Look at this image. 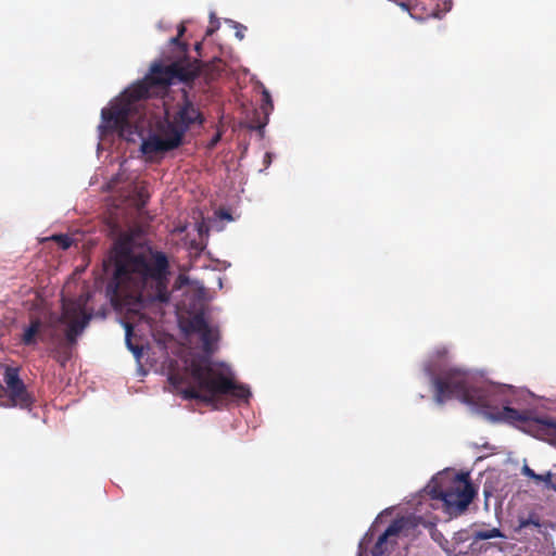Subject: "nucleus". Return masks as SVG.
Listing matches in <instances>:
<instances>
[{
    "instance_id": "f257e3e1",
    "label": "nucleus",
    "mask_w": 556,
    "mask_h": 556,
    "mask_svg": "<svg viewBox=\"0 0 556 556\" xmlns=\"http://www.w3.org/2000/svg\"><path fill=\"white\" fill-rule=\"evenodd\" d=\"M103 269L110 276L106 295L115 308L135 312L147 302L167 303L170 299L168 257L150 247L140 229L118 236Z\"/></svg>"
},
{
    "instance_id": "f03ea898",
    "label": "nucleus",
    "mask_w": 556,
    "mask_h": 556,
    "mask_svg": "<svg viewBox=\"0 0 556 556\" xmlns=\"http://www.w3.org/2000/svg\"><path fill=\"white\" fill-rule=\"evenodd\" d=\"M168 381L184 400H197L217 407L220 397L238 400L251 396L247 386L237 383L229 375L213 366L208 357L192 358L181 371L172 372Z\"/></svg>"
},
{
    "instance_id": "7ed1b4c3",
    "label": "nucleus",
    "mask_w": 556,
    "mask_h": 556,
    "mask_svg": "<svg viewBox=\"0 0 556 556\" xmlns=\"http://www.w3.org/2000/svg\"><path fill=\"white\" fill-rule=\"evenodd\" d=\"M175 81L170 64L152 65L149 74L126 89L121 98L109 109H102L101 117L103 131H116L121 137L127 138L137 129V123L144 116L140 101L156 93L157 89H165Z\"/></svg>"
},
{
    "instance_id": "20e7f679",
    "label": "nucleus",
    "mask_w": 556,
    "mask_h": 556,
    "mask_svg": "<svg viewBox=\"0 0 556 556\" xmlns=\"http://www.w3.org/2000/svg\"><path fill=\"white\" fill-rule=\"evenodd\" d=\"M447 358L448 349L439 346L425 365V371L434 388V401L442 405L456 397L469 405L488 407L495 389L485 382H476L469 371L450 366Z\"/></svg>"
},
{
    "instance_id": "39448f33",
    "label": "nucleus",
    "mask_w": 556,
    "mask_h": 556,
    "mask_svg": "<svg viewBox=\"0 0 556 556\" xmlns=\"http://www.w3.org/2000/svg\"><path fill=\"white\" fill-rule=\"evenodd\" d=\"M205 116L185 91L172 112H166L164 121L157 125L159 134L150 135L140 146L146 155L164 154L184 144L185 135L194 128H202Z\"/></svg>"
},
{
    "instance_id": "423d86ee",
    "label": "nucleus",
    "mask_w": 556,
    "mask_h": 556,
    "mask_svg": "<svg viewBox=\"0 0 556 556\" xmlns=\"http://www.w3.org/2000/svg\"><path fill=\"white\" fill-rule=\"evenodd\" d=\"M485 384L495 389L490 397L489 406H481V408L485 409L484 414L490 420L494 422H506L511 426H516L519 422L527 424L528 427L534 429L541 438H556V420L552 418H531L528 410L521 412L513 408L508 405L509 401L504 399L500 400L504 404L502 409L492 407L491 404L496 401V396L506 389L510 390V387L502 388L493 384ZM476 406L480 407V405Z\"/></svg>"
},
{
    "instance_id": "0eeeda50",
    "label": "nucleus",
    "mask_w": 556,
    "mask_h": 556,
    "mask_svg": "<svg viewBox=\"0 0 556 556\" xmlns=\"http://www.w3.org/2000/svg\"><path fill=\"white\" fill-rule=\"evenodd\" d=\"M430 493L432 498L441 500L450 513H462L472 502L477 490L469 475L460 473L448 488L433 486Z\"/></svg>"
},
{
    "instance_id": "6e6552de",
    "label": "nucleus",
    "mask_w": 556,
    "mask_h": 556,
    "mask_svg": "<svg viewBox=\"0 0 556 556\" xmlns=\"http://www.w3.org/2000/svg\"><path fill=\"white\" fill-rule=\"evenodd\" d=\"M3 381L5 386L1 388L0 397H4L5 401L2 402V406L30 409L34 405L35 397L20 378L18 368L5 367Z\"/></svg>"
},
{
    "instance_id": "1a4fd4ad",
    "label": "nucleus",
    "mask_w": 556,
    "mask_h": 556,
    "mask_svg": "<svg viewBox=\"0 0 556 556\" xmlns=\"http://www.w3.org/2000/svg\"><path fill=\"white\" fill-rule=\"evenodd\" d=\"M403 528L404 519L393 520L371 547L372 534L367 533L358 544L357 556H365L369 548L371 556H388L395 543L391 538L397 536Z\"/></svg>"
},
{
    "instance_id": "9d476101",
    "label": "nucleus",
    "mask_w": 556,
    "mask_h": 556,
    "mask_svg": "<svg viewBox=\"0 0 556 556\" xmlns=\"http://www.w3.org/2000/svg\"><path fill=\"white\" fill-rule=\"evenodd\" d=\"M90 320L83 306L78 303L63 304V313L59 317V323L67 324L65 338L63 339L71 345H75L77 337L84 331Z\"/></svg>"
},
{
    "instance_id": "9b49d317",
    "label": "nucleus",
    "mask_w": 556,
    "mask_h": 556,
    "mask_svg": "<svg viewBox=\"0 0 556 556\" xmlns=\"http://www.w3.org/2000/svg\"><path fill=\"white\" fill-rule=\"evenodd\" d=\"M186 331L200 336L203 352L206 355L213 354L219 340V331L216 327L210 326L203 313H197L188 320Z\"/></svg>"
},
{
    "instance_id": "f8f14e48",
    "label": "nucleus",
    "mask_w": 556,
    "mask_h": 556,
    "mask_svg": "<svg viewBox=\"0 0 556 556\" xmlns=\"http://www.w3.org/2000/svg\"><path fill=\"white\" fill-rule=\"evenodd\" d=\"M399 5L407 11L413 18L427 20L439 14L437 0H406L399 2Z\"/></svg>"
},
{
    "instance_id": "ddd939ff",
    "label": "nucleus",
    "mask_w": 556,
    "mask_h": 556,
    "mask_svg": "<svg viewBox=\"0 0 556 556\" xmlns=\"http://www.w3.org/2000/svg\"><path fill=\"white\" fill-rule=\"evenodd\" d=\"M202 63L194 59L185 58L170 64L174 79L181 83H191L199 76Z\"/></svg>"
},
{
    "instance_id": "4468645a",
    "label": "nucleus",
    "mask_w": 556,
    "mask_h": 556,
    "mask_svg": "<svg viewBox=\"0 0 556 556\" xmlns=\"http://www.w3.org/2000/svg\"><path fill=\"white\" fill-rule=\"evenodd\" d=\"M73 348V345L68 344L63 339L58 338L53 342L50 354L55 362H58L62 367H65L67 362L72 358Z\"/></svg>"
},
{
    "instance_id": "2eb2a0df",
    "label": "nucleus",
    "mask_w": 556,
    "mask_h": 556,
    "mask_svg": "<svg viewBox=\"0 0 556 556\" xmlns=\"http://www.w3.org/2000/svg\"><path fill=\"white\" fill-rule=\"evenodd\" d=\"M41 328V319L39 317H31L29 326L25 328L22 336V343L27 346L36 344V337L40 333Z\"/></svg>"
},
{
    "instance_id": "dca6fc26",
    "label": "nucleus",
    "mask_w": 556,
    "mask_h": 556,
    "mask_svg": "<svg viewBox=\"0 0 556 556\" xmlns=\"http://www.w3.org/2000/svg\"><path fill=\"white\" fill-rule=\"evenodd\" d=\"M503 534L497 528H492L488 530H477L472 533L473 542L481 540H489L494 538H502Z\"/></svg>"
},
{
    "instance_id": "f3484780",
    "label": "nucleus",
    "mask_w": 556,
    "mask_h": 556,
    "mask_svg": "<svg viewBox=\"0 0 556 556\" xmlns=\"http://www.w3.org/2000/svg\"><path fill=\"white\" fill-rule=\"evenodd\" d=\"M530 527L541 528L540 517L534 513L530 514L527 518H519L516 530L520 531Z\"/></svg>"
},
{
    "instance_id": "a211bd4d",
    "label": "nucleus",
    "mask_w": 556,
    "mask_h": 556,
    "mask_svg": "<svg viewBox=\"0 0 556 556\" xmlns=\"http://www.w3.org/2000/svg\"><path fill=\"white\" fill-rule=\"evenodd\" d=\"M131 334H132V326L129 324H126V344L128 349L137 356L139 357L142 354V348L139 345H134L131 343Z\"/></svg>"
},
{
    "instance_id": "6ab92c4d",
    "label": "nucleus",
    "mask_w": 556,
    "mask_h": 556,
    "mask_svg": "<svg viewBox=\"0 0 556 556\" xmlns=\"http://www.w3.org/2000/svg\"><path fill=\"white\" fill-rule=\"evenodd\" d=\"M51 239L55 241L62 250H67L73 243V239L68 235H53Z\"/></svg>"
},
{
    "instance_id": "aec40b11",
    "label": "nucleus",
    "mask_w": 556,
    "mask_h": 556,
    "mask_svg": "<svg viewBox=\"0 0 556 556\" xmlns=\"http://www.w3.org/2000/svg\"><path fill=\"white\" fill-rule=\"evenodd\" d=\"M538 477L539 478H534L533 479L535 482H544L547 489L556 491V485L552 481L553 473L551 471H547L544 475H539L538 473Z\"/></svg>"
},
{
    "instance_id": "412c9836",
    "label": "nucleus",
    "mask_w": 556,
    "mask_h": 556,
    "mask_svg": "<svg viewBox=\"0 0 556 556\" xmlns=\"http://www.w3.org/2000/svg\"><path fill=\"white\" fill-rule=\"evenodd\" d=\"M264 96V104L262 105L263 111L267 114L268 109H273L271 98L268 91L263 92Z\"/></svg>"
},
{
    "instance_id": "4be33fe9",
    "label": "nucleus",
    "mask_w": 556,
    "mask_h": 556,
    "mask_svg": "<svg viewBox=\"0 0 556 556\" xmlns=\"http://www.w3.org/2000/svg\"><path fill=\"white\" fill-rule=\"evenodd\" d=\"M211 18H215L214 14H211ZM218 27L219 22L217 20H211V26L206 29V36H212Z\"/></svg>"
},
{
    "instance_id": "5701e85b",
    "label": "nucleus",
    "mask_w": 556,
    "mask_h": 556,
    "mask_svg": "<svg viewBox=\"0 0 556 556\" xmlns=\"http://www.w3.org/2000/svg\"><path fill=\"white\" fill-rule=\"evenodd\" d=\"M521 472L530 479L539 478L538 473H535L534 470L531 469L528 465L522 467Z\"/></svg>"
},
{
    "instance_id": "b1692460",
    "label": "nucleus",
    "mask_w": 556,
    "mask_h": 556,
    "mask_svg": "<svg viewBox=\"0 0 556 556\" xmlns=\"http://www.w3.org/2000/svg\"><path fill=\"white\" fill-rule=\"evenodd\" d=\"M220 137H222V135H220L219 132H217V134H216V135L211 139V141L208 142V148H210V149L214 148V147L218 143V141L220 140Z\"/></svg>"
},
{
    "instance_id": "393cba45",
    "label": "nucleus",
    "mask_w": 556,
    "mask_h": 556,
    "mask_svg": "<svg viewBox=\"0 0 556 556\" xmlns=\"http://www.w3.org/2000/svg\"><path fill=\"white\" fill-rule=\"evenodd\" d=\"M180 38H181V37H178V35H177L176 37H173V38L170 39V43H173V45H179V46H182L184 50H186V49H187V45H186V43H181V42H180Z\"/></svg>"
},
{
    "instance_id": "a878e982",
    "label": "nucleus",
    "mask_w": 556,
    "mask_h": 556,
    "mask_svg": "<svg viewBox=\"0 0 556 556\" xmlns=\"http://www.w3.org/2000/svg\"><path fill=\"white\" fill-rule=\"evenodd\" d=\"M218 216H219L220 218H223V219H227V220H231V219H232V217H231L230 213H229V212H227V211H224V210H222V211H219V212H218Z\"/></svg>"
},
{
    "instance_id": "bb28decb",
    "label": "nucleus",
    "mask_w": 556,
    "mask_h": 556,
    "mask_svg": "<svg viewBox=\"0 0 556 556\" xmlns=\"http://www.w3.org/2000/svg\"><path fill=\"white\" fill-rule=\"evenodd\" d=\"M271 162V154L269 152H266L265 153V156H264V163L266 164V166H268Z\"/></svg>"
},
{
    "instance_id": "cd10ccee",
    "label": "nucleus",
    "mask_w": 556,
    "mask_h": 556,
    "mask_svg": "<svg viewBox=\"0 0 556 556\" xmlns=\"http://www.w3.org/2000/svg\"><path fill=\"white\" fill-rule=\"evenodd\" d=\"M185 31H186V27L184 26V24H180L178 26V33H177L178 37H182Z\"/></svg>"
},
{
    "instance_id": "c85d7f7f",
    "label": "nucleus",
    "mask_w": 556,
    "mask_h": 556,
    "mask_svg": "<svg viewBox=\"0 0 556 556\" xmlns=\"http://www.w3.org/2000/svg\"><path fill=\"white\" fill-rule=\"evenodd\" d=\"M236 36L239 38V39H243V33L240 30H237L236 33Z\"/></svg>"
}]
</instances>
